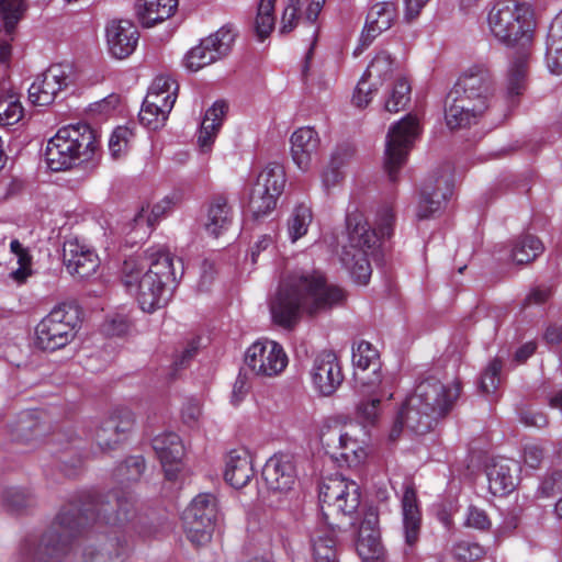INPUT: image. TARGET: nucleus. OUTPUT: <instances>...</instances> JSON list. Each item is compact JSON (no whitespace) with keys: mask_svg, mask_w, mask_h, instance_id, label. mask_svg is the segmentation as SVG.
I'll return each instance as SVG.
<instances>
[{"mask_svg":"<svg viewBox=\"0 0 562 562\" xmlns=\"http://www.w3.org/2000/svg\"><path fill=\"white\" fill-rule=\"evenodd\" d=\"M419 134V121L412 114L391 125L386 134L384 151V170L390 181H397L398 172L406 164L408 154Z\"/></svg>","mask_w":562,"mask_h":562,"instance_id":"nucleus-10","label":"nucleus"},{"mask_svg":"<svg viewBox=\"0 0 562 562\" xmlns=\"http://www.w3.org/2000/svg\"><path fill=\"white\" fill-rule=\"evenodd\" d=\"M177 82L168 76H158L150 85L144 99L140 112V123L149 130L162 127L177 99Z\"/></svg>","mask_w":562,"mask_h":562,"instance_id":"nucleus-13","label":"nucleus"},{"mask_svg":"<svg viewBox=\"0 0 562 562\" xmlns=\"http://www.w3.org/2000/svg\"><path fill=\"white\" fill-rule=\"evenodd\" d=\"M153 448L160 460L166 479L176 480L184 452L180 437L175 432L160 434L153 439Z\"/></svg>","mask_w":562,"mask_h":562,"instance_id":"nucleus-27","label":"nucleus"},{"mask_svg":"<svg viewBox=\"0 0 562 562\" xmlns=\"http://www.w3.org/2000/svg\"><path fill=\"white\" fill-rule=\"evenodd\" d=\"M63 261L67 271L80 279L93 276L100 266L98 255L78 239H68L64 243Z\"/></svg>","mask_w":562,"mask_h":562,"instance_id":"nucleus-25","label":"nucleus"},{"mask_svg":"<svg viewBox=\"0 0 562 562\" xmlns=\"http://www.w3.org/2000/svg\"><path fill=\"white\" fill-rule=\"evenodd\" d=\"M227 105L224 101H216L206 112L201 122L198 144L202 151H209L222 126Z\"/></svg>","mask_w":562,"mask_h":562,"instance_id":"nucleus-35","label":"nucleus"},{"mask_svg":"<svg viewBox=\"0 0 562 562\" xmlns=\"http://www.w3.org/2000/svg\"><path fill=\"white\" fill-rule=\"evenodd\" d=\"M553 294L551 285H539L530 291L525 300V305L542 304Z\"/></svg>","mask_w":562,"mask_h":562,"instance_id":"nucleus-62","label":"nucleus"},{"mask_svg":"<svg viewBox=\"0 0 562 562\" xmlns=\"http://www.w3.org/2000/svg\"><path fill=\"white\" fill-rule=\"evenodd\" d=\"M277 0H260L255 21V31L260 41L266 40L276 23L274 4Z\"/></svg>","mask_w":562,"mask_h":562,"instance_id":"nucleus-43","label":"nucleus"},{"mask_svg":"<svg viewBox=\"0 0 562 562\" xmlns=\"http://www.w3.org/2000/svg\"><path fill=\"white\" fill-rule=\"evenodd\" d=\"M310 376L315 392L321 396L333 395L344 381L338 356L333 350H322L313 359Z\"/></svg>","mask_w":562,"mask_h":562,"instance_id":"nucleus-19","label":"nucleus"},{"mask_svg":"<svg viewBox=\"0 0 562 562\" xmlns=\"http://www.w3.org/2000/svg\"><path fill=\"white\" fill-rule=\"evenodd\" d=\"M346 223L348 244L342 247L340 260L353 280L364 285L372 273L369 256L378 249L382 238H389L393 234L395 214L390 205H383L378 210L375 224L379 232L371 228L360 212L349 213Z\"/></svg>","mask_w":562,"mask_h":562,"instance_id":"nucleus-7","label":"nucleus"},{"mask_svg":"<svg viewBox=\"0 0 562 562\" xmlns=\"http://www.w3.org/2000/svg\"><path fill=\"white\" fill-rule=\"evenodd\" d=\"M233 211L224 195H216L210 202L205 229L209 234L217 237L227 231L232 224Z\"/></svg>","mask_w":562,"mask_h":562,"instance_id":"nucleus-36","label":"nucleus"},{"mask_svg":"<svg viewBox=\"0 0 562 562\" xmlns=\"http://www.w3.org/2000/svg\"><path fill=\"white\" fill-rule=\"evenodd\" d=\"M375 90L369 81L361 77L353 92L352 101L358 108H364L369 104Z\"/></svg>","mask_w":562,"mask_h":562,"instance_id":"nucleus-56","label":"nucleus"},{"mask_svg":"<svg viewBox=\"0 0 562 562\" xmlns=\"http://www.w3.org/2000/svg\"><path fill=\"white\" fill-rule=\"evenodd\" d=\"M79 326L78 307L70 303L58 304L36 325L35 344L46 351L61 349L75 339Z\"/></svg>","mask_w":562,"mask_h":562,"instance_id":"nucleus-9","label":"nucleus"},{"mask_svg":"<svg viewBox=\"0 0 562 562\" xmlns=\"http://www.w3.org/2000/svg\"><path fill=\"white\" fill-rule=\"evenodd\" d=\"M452 193L450 179L446 176L430 177L423 183L416 207L418 220H428L440 212Z\"/></svg>","mask_w":562,"mask_h":562,"instance_id":"nucleus-23","label":"nucleus"},{"mask_svg":"<svg viewBox=\"0 0 562 562\" xmlns=\"http://www.w3.org/2000/svg\"><path fill=\"white\" fill-rule=\"evenodd\" d=\"M345 297L344 290L327 283L321 271H293L281 279L270 312L274 323L290 328L302 314L315 315L341 303Z\"/></svg>","mask_w":562,"mask_h":562,"instance_id":"nucleus-3","label":"nucleus"},{"mask_svg":"<svg viewBox=\"0 0 562 562\" xmlns=\"http://www.w3.org/2000/svg\"><path fill=\"white\" fill-rule=\"evenodd\" d=\"M71 80L72 67L69 64H53L30 86L29 99L35 105H49Z\"/></svg>","mask_w":562,"mask_h":562,"instance_id":"nucleus-17","label":"nucleus"},{"mask_svg":"<svg viewBox=\"0 0 562 562\" xmlns=\"http://www.w3.org/2000/svg\"><path fill=\"white\" fill-rule=\"evenodd\" d=\"M134 422V414L131 409L117 408L101 422L92 435V439L101 451L112 450L126 438V434L132 429Z\"/></svg>","mask_w":562,"mask_h":562,"instance_id":"nucleus-20","label":"nucleus"},{"mask_svg":"<svg viewBox=\"0 0 562 562\" xmlns=\"http://www.w3.org/2000/svg\"><path fill=\"white\" fill-rule=\"evenodd\" d=\"M290 142L294 164L301 170L307 171L318 156L321 147L318 133L310 126L300 127L293 132Z\"/></svg>","mask_w":562,"mask_h":562,"instance_id":"nucleus-29","label":"nucleus"},{"mask_svg":"<svg viewBox=\"0 0 562 562\" xmlns=\"http://www.w3.org/2000/svg\"><path fill=\"white\" fill-rule=\"evenodd\" d=\"M113 538L89 531L80 541L81 558L83 562H121L126 555L128 547L125 539L113 530Z\"/></svg>","mask_w":562,"mask_h":562,"instance_id":"nucleus-18","label":"nucleus"},{"mask_svg":"<svg viewBox=\"0 0 562 562\" xmlns=\"http://www.w3.org/2000/svg\"><path fill=\"white\" fill-rule=\"evenodd\" d=\"M24 11L23 0H0V14L8 35L14 33Z\"/></svg>","mask_w":562,"mask_h":562,"instance_id":"nucleus-45","label":"nucleus"},{"mask_svg":"<svg viewBox=\"0 0 562 562\" xmlns=\"http://www.w3.org/2000/svg\"><path fill=\"white\" fill-rule=\"evenodd\" d=\"M482 546L473 542L461 541L454 547V555L464 562H472L484 555Z\"/></svg>","mask_w":562,"mask_h":562,"instance_id":"nucleus-53","label":"nucleus"},{"mask_svg":"<svg viewBox=\"0 0 562 562\" xmlns=\"http://www.w3.org/2000/svg\"><path fill=\"white\" fill-rule=\"evenodd\" d=\"M380 398L374 396L370 400L362 401L357 407L358 417L364 424H373L380 412Z\"/></svg>","mask_w":562,"mask_h":562,"instance_id":"nucleus-54","label":"nucleus"},{"mask_svg":"<svg viewBox=\"0 0 562 562\" xmlns=\"http://www.w3.org/2000/svg\"><path fill=\"white\" fill-rule=\"evenodd\" d=\"M502 361L494 359L481 376L480 389L485 394H493L501 383Z\"/></svg>","mask_w":562,"mask_h":562,"instance_id":"nucleus-49","label":"nucleus"},{"mask_svg":"<svg viewBox=\"0 0 562 562\" xmlns=\"http://www.w3.org/2000/svg\"><path fill=\"white\" fill-rule=\"evenodd\" d=\"M249 392V384L246 375L239 373L232 390L231 402L233 405L238 406L247 396Z\"/></svg>","mask_w":562,"mask_h":562,"instance_id":"nucleus-61","label":"nucleus"},{"mask_svg":"<svg viewBox=\"0 0 562 562\" xmlns=\"http://www.w3.org/2000/svg\"><path fill=\"white\" fill-rule=\"evenodd\" d=\"M445 119L450 130H459L470 127L476 124L480 116L475 114V109L464 108L456 102L446 99Z\"/></svg>","mask_w":562,"mask_h":562,"instance_id":"nucleus-41","label":"nucleus"},{"mask_svg":"<svg viewBox=\"0 0 562 562\" xmlns=\"http://www.w3.org/2000/svg\"><path fill=\"white\" fill-rule=\"evenodd\" d=\"M546 63L553 75L562 74V11L553 19L546 43Z\"/></svg>","mask_w":562,"mask_h":562,"instance_id":"nucleus-37","label":"nucleus"},{"mask_svg":"<svg viewBox=\"0 0 562 562\" xmlns=\"http://www.w3.org/2000/svg\"><path fill=\"white\" fill-rule=\"evenodd\" d=\"M30 495L20 487H9L3 492V505L8 510L18 512L30 504Z\"/></svg>","mask_w":562,"mask_h":562,"instance_id":"nucleus-51","label":"nucleus"},{"mask_svg":"<svg viewBox=\"0 0 562 562\" xmlns=\"http://www.w3.org/2000/svg\"><path fill=\"white\" fill-rule=\"evenodd\" d=\"M459 395L458 382L446 385L432 376L420 381L400 411L390 431V440L395 441L404 426L416 434L428 432L434 423L452 408Z\"/></svg>","mask_w":562,"mask_h":562,"instance_id":"nucleus-6","label":"nucleus"},{"mask_svg":"<svg viewBox=\"0 0 562 562\" xmlns=\"http://www.w3.org/2000/svg\"><path fill=\"white\" fill-rule=\"evenodd\" d=\"M145 469V460L140 456L130 457L125 462L117 468V476L126 474L127 482L137 481L143 474Z\"/></svg>","mask_w":562,"mask_h":562,"instance_id":"nucleus-52","label":"nucleus"},{"mask_svg":"<svg viewBox=\"0 0 562 562\" xmlns=\"http://www.w3.org/2000/svg\"><path fill=\"white\" fill-rule=\"evenodd\" d=\"M486 23L497 43L517 48L506 77V94L513 99L527 88L528 61L536 30L533 11L525 2L495 0L487 5Z\"/></svg>","mask_w":562,"mask_h":562,"instance_id":"nucleus-2","label":"nucleus"},{"mask_svg":"<svg viewBox=\"0 0 562 562\" xmlns=\"http://www.w3.org/2000/svg\"><path fill=\"white\" fill-rule=\"evenodd\" d=\"M402 525L405 543L412 548L419 539L422 512L418 505L416 492L411 486L405 487L402 497Z\"/></svg>","mask_w":562,"mask_h":562,"instance_id":"nucleus-32","label":"nucleus"},{"mask_svg":"<svg viewBox=\"0 0 562 562\" xmlns=\"http://www.w3.org/2000/svg\"><path fill=\"white\" fill-rule=\"evenodd\" d=\"M285 187V171L278 162L268 164L258 175L249 196V209L255 218L267 215L277 205Z\"/></svg>","mask_w":562,"mask_h":562,"instance_id":"nucleus-14","label":"nucleus"},{"mask_svg":"<svg viewBox=\"0 0 562 562\" xmlns=\"http://www.w3.org/2000/svg\"><path fill=\"white\" fill-rule=\"evenodd\" d=\"M543 338L547 344L558 346L562 342V326L552 324L544 331Z\"/></svg>","mask_w":562,"mask_h":562,"instance_id":"nucleus-64","label":"nucleus"},{"mask_svg":"<svg viewBox=\"0 0 562 562\" xmlns=\"http://www.w3.org/2000/svg\"><path fill=\"white\" fill-rule=\"evenodd\" d=\"M491 87L490 71L483 66H473L458 79L447 98L461 106L475 109L481 117L488 108Z\"/></svg>","mask_w":562,"mask_h":562,"instance_id":"nucleus-11","label":"nucleus"},{"mask_svg":"<svg viewBox=\"0 0 562 562\" xmlns=\"http://www.w3.org/2000/svg\"><path fill=\"white\" fill-rule=\"evenodd\" d=\"M245 364L254 374L271 378L285 369L288 357L280 344L259 339L247 348Z\"/></svg>","mask_w":562,"mask_h":562,"instance_id":"nucleus-16","label":"nucleus"},{"mask_svg":"<svg viewBox=\"0 0 562 562\" xmlns=\"http://www.w3.org/2000/svg\"><path fill=\"white\" fill-rule=\"evenodd\" d=\"M251 456L245 448L233 449L226 457L224 479L235 488L246 486L254 477Z\"/></svg>","mask_w":562,"mask_h":562,"instance_id":"nucleus-31","label":"nucleus"},{"mask_svg":"<svg viewBox=\"0 0 562 562\" xmlns=\"http://www.w3.org/2000/svg\"><path fill=\"white\" fill-rule=\"evenodd\" d=\"M23 116V108L14 94L0 95V125L18 123Z\"/></svg>","mask_w":562,"mask_h":562,"instance_id":"nucleus-48","label":"nucleus"},{"mask_svg":"<svg viewBox=\"0 0 562 562\" xmlns=\"http://www.w3.org/2000/svg\"><path fill=\"white\" fill-rule=\"evenodd\" d=\"M132 136V131L126 126H119L112 132L109 138V150L113 158L121 157L127 150Z\"/></svg>","mask_w":562,"mask_h":562,"instance_id":"nucleus-50","label":"nucleus"},{"mask_svg":"<svg viewBox=\"0 0 562 562\" xmlns=\"http://www.w3.org/2000/svg\"><path fill=\"white\" fill-rule=\"evenodd\" d=\"M544 458V451L538 443H527L524 447V462L531 469H537Z\"/></svg>","mask_w":562,"mask_h":562,"instance_id":"nucleus-58","label":"nucleus"},{"mask_svg":"<svg viewBox=\"0 0 562 562\" xmlns=\"http://www.w3.org/2000/svg\"><path fill=\"white\" fill-rule=\"evenodd\" d=\"M519 467L516 461L499 458L486 468L488 490L494 496H504L514 491L518 480Z\"/></svg>","mask_w":562,"mask_h":562,"instance_id":"nucleus-30","label":"nucleus"},{"mask_svg":"<svg viewBox=\"0 0 562 562\" xmlns=\"http://www.w3.org/2000/svg\"><path fill=\"white\" fill-rule=\"evenodd\" d=\"M356 550L363 562H373L383 555V546L379 531L359 532Z\"/></svg>","mask_w":562,"mask_h":562,"instance_id":"nucleus-42","label":"nucleus"},{"mask_svg":"<svg viewBox=\"0 0 562 562\" xmlns=\"http://www.w3.org/2000/svg\"><path fill=\"white\" fill-rule=\"evenodd\" d=\"M105 40L109 54L113 58L124 59L136 49L139 32L132 21L114 19L105 25Z\"/></svg>","mask_w":562,"mask_h":562,"instance_id":"nucleus-22","label":"nucleus"},{"mask_svg":"<svg viewBox=\"0 0 562 562\" xmlns=\"http://www.w3.org/2000/svg\"><path fill=\"white\" fill-rule=\"evenodd\" d=\"M218 519L217 499L211 493H200L182 513L187 538L196 546L211 541Z\"/></svg>","mask_w":562,"mask_h":562,"instance_id":"nucleus-12","label":"nucleus"},{"mask_svg":"<svg viewBox=\"0 0 562 562\" xmlns=\"http://www.w3.org/2000/svg\"><path fill=\"white\" fill-rule=\"evenodd\" d=\"M202 415L201 404L196 400L187 401L181 409V417L186 425L193 428L199 425Z\"/></svg>","mask_w":562,"mask_h":562,"instance_id":"nucleus-55","label":"nucleus"},{"mask_svg":"<svg viewBox=\"0 0 562 562\" xmlns=\"http://www.w3.org/2000/svg\"><path fill=\"white\" fill-rule=\"evenodd\" d=\"M134 498L130 491L122 490L106 496V501L92 499L82 507L70 504L63 508L56 520L38 544L35 539H26L20 548L22 562H59L71 549L72 541L83 527V521L94 519L99 527L103 524L121 528L134 517Z\"/></svg>","mask_w":562,"mask_h":562,"instance_id":"nucleus-1","label":"nucleus"},{"mask_svg":"<svg viewBox=\"0 0 562 562\" xmlns=\"http://www.w3.org/2000/svg\"><path fill=\"white\" fill-rule=\"evenodd\" d=\"M98 149L95 132L87 123H77L60 127L48 139L44 156L50 170L61 171L92 159Z\"/></svg>","mask_w":562,"mask_h":562,"instance_id":"nucleus-8","label":"nucleus"},{"mask_svg":"<svg viewBox=\"0 0 562 562\" xmlns=\"http://www.w3.org/2000/svg\"><path fill=\"white\" fill-rule=\"evenodd\" d=\"M237 31L233 25H224L215 33L200 41L184 56V66L190 71H198L227 56L235 43Z\"/></svg>","mask_w":562,"mask_h":562,"instance_id":"nucleus-15","label":"nucleus"},{"mask_svg":"<svg viewBox=\"0 0 562 562\" xmlns=\"http://www.w3.org/2000/svg\"><path fill=\"white\" fill-rule=\"evenodd\" d=\"M378 522H379L378 513L373 508H370L364 514V517L359 527V532L366 533V532H370V531H379L376 529Z\"/></svg>","mask_w":562,"mask_h":562,"instance_id":"nucleus-63","label":"nucleus"},{"mask_svg":"<svg viewBox=\"0 0 562 562\" xmlns=\"http://www.w3.org/2000/svg\"><path fill=\"white\" fill-rule=\"evenodd\" d=\"M397 19V7L392 1L374 3L368 11L360 36V50L369 47L383 32L390 30Z\"/></svg>","mask_w":562,"mask_h":562,"instance_id":"nucleus-26","label":"nucleus"},{"mask_svg":"<svg viewBox=\"0 0 562 562\" xmlns=\"http://www.w3.org/2000/svg\"><path fill=\"white\" fill-rule=\"evenodd\" d=\"M352 364L356 376L361 381L368 392L378 393L383 384L380 371V356L378 350L368 341H359L352 347Z\"/></svg>","mask_w":562,"mask_h":562,"instance_id":"nucleus-21","label":"nucleus"},{"mask_svg":"<svg viewBox=\"0 0 562 562\" xmlns=\"http://www.w3.org/2000/svg\"><path fill=\"white\" fill-rule=\"evenodd\" d=\"M178 0H136L135 15L143 27H153L173 15Z\"/></svg>","mask_w":562,"mask_h":562,"instance_id":"nucleus-33","label":"nucleus"},{"mask_svg":"<svg viewBox=\"0 0 562 562\" xmlns=\"http://www.w3.org/2000/svg\"><path fill=\"white\" fill-rule=\"evenodd\" d=\"M122 281L128 292L134 293L144 312L151 313L164 307L177 284L173 257L159 249L148 258H127L122 266Z\"/></svg>","mask_w":562,"mask_h":562,"instance_id":"nucleus-4","label":"nucleus"},{"mask_svg":"<svg viewBox=\"0 0 562 562\" xmlns=\"http://www.w3.org/2000/svg\"><path fill=\"white\" fill-rule=\"evenodd\" d=\"M562 492V468L548 471L536 490L537 499H548Z\"/></svg>","mask_w":562,"mask_h":562,"instance_id":"nucleus-46","label":"nucleus"},{"mask_svg":"<svg viewBox=\"0 0 562 562\" xmlns=\"http://www.w3.org/2000/svg\"><path fill=\"white\" fill-rule=\"evenodd\" d=\"M10 251L16 257L19 268L10 272L11 279L18 283H23L32 274V256L18 239L10 243Z\"/></svg>","mask_w":562,"mask_h":562,"instance_id":"nucleus-44","label":"nucleus"},{"mask_svg":"<svg viewBox=\"0 0 562 562\" xmlns=\"http://www.w3.org/2000/svg\"><path fill=\"white\" fill-rule=\"evenodd\" d=\"M312 221L313 213L308 205L300 203L293 207L286 222L288 235L292 243L306 235Z\"/></svg>","mask_w":562,"mask_h":562,"instance_id":"nucleus-40","label":"nucleus"},{"mask_svg":"<svg viewBox=\"0 0 562 562\" xmlns=\"http://www.w3.org/2000/svg\"><path fill=\"white\" fill-rule=\"evenodd\" d=\"M520 422L526 426L542 428L548 424L547 416L536 409V408H526L520 412Z\"/></svg>","mask_w":562,"mask_h":562,"instance_id":"nucleus-59","label":"nucleus"},{"mask_svg":"<svg viewBox=\"0 0 562 562\" xmlns=\"http://www.w3.org/2000/svg\"><path fill=\"white\" fill-rule=\"evenodd\" d=\"M262 477L268 488L273 492L290 491L296 480L293 458L285 453L274 454L266 462Z\"/></svg>","mask_w":562,"mask_h":562,"instance_id":"nucleus-28","label":"nucleus"},{"mask_svg":"<svg viewBox=\"0 0 562 562\" xmlns=\"http://www.w3.org/2000/svg\"><path fill=\"white\" fill-rule=\"evenodd\" d=\"M396 67L395 59L386 50L379 52L368 65L362 78L372 83L378 90L390 79Z\"/></svg>","mask_w":562,"mask_h":562,"instance_id":"nucleus-38","label":"nucleus"},{"mask_svg":"<svg viewBox=\"0 0 562 562\" xmlns=\"http://www.w3.org/2000/svg\"><path fill=\"white\" fill-rule=\"evenodd\" d=\"M321 441L323 446L331 450L337 460L341 459L348 467H357L366 458V450L360 442L341 429L328 428L322 432Z\"/></svg>","mask_w":562,"mask_h":562,"instance_id":"nucleus-24","label":"nucleus"},{"mask_svg":"<svg viewBox=\"0 0 562 562\" xmlns=\"http://www.w3.org/2000/svg\"><path fill=\"white\" fill-rule=\"evenodd\" d=\"M326 0H288L283 10L279 32L288 34L294 30L301 18V9L306 3L305 20L312 25L318 18Z\"/></svg>","mask_w":562,"mask_h":562,"instance_id":"nucleus-34","label":"nucleus"},{"mask_svg":"<svg viewBox=\"0 0 562 562\" xmlns=\"http://www.w3.org/2000/svg\"><path fill=\"white\" fill-rule=\"evenodd\" d=\"M411 100V85L405 78L396 80L391 95L385 101V110L396 113L403 110Z\"/></svg>","mask_w":562,"mask_h":562,"instance_id":"nucleus-47","label":"nucleus"},{"mask_svg":"<svg viewBox=\"0 0 562 562\" xmlns=\"http://www.w3.org/2000/svg\"><path fill=\"white\" fill-rule=\"evenodd\" d=\"M467 525L483 530L490 527V519L483 509L471 506L468 512Z\"/></svg>","mask_w":562,"mask_h":562,"instance_id":"nucleus-60","label":"nucleus"},{"mask_svg":"<svg viewBox=\"0 0 562 562\" xmlns=\"http://www.w3.org/2000/svg\"><path fill=\"white\" fill-rule=\"evenodd\" d=\"M542 241L533 235H524L517 238L512 248V258L517 265L535 260L543 251Z\"/></svg>","mask_w":562,"mask_h":562,"instance_id":"nucleus-39","label":"nucleus"},{"mask_svg":"<svg viewBox=\"0 0 562 562\" xmlns=\"http://www.w3.org/2000/svg\"><path fill=\"white\" fill-rule=\"evenodd\" d=\"M131 328V322L126 315H115L104 324V331L111 336L125 335Z\"/></svg>","mask_w":562,"mask_h":562,"instance_id":"nucleus-57","label":"nucleus"},{"mask_svg":"<svg viewBox=\"0 0 562 562\" xmlns=\"http://www.w3.org/2000/svg\"><path fill=\"white\" fill-rule=\"evenodd\" d=\"M319 502L324 522L311 535L314 562H339L337 533L330 517H351L360 505V487L342 475L324 480L319 487Z\"/></svg>","mask_w":562,"mask_h":562,"instance_id":"nucleus-5","label":"nucleus"}]
</instances>
